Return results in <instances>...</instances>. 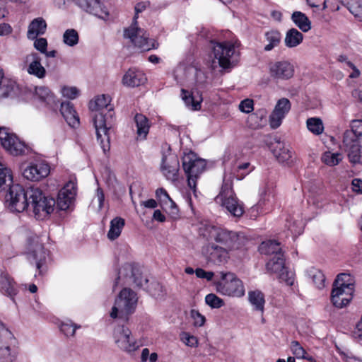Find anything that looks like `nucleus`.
<instances>
[{
    "label": "nucleus",
    "mask_w": 362,
    "mask_h": 362,
    "mask_svg": "<svg viewBox=\"0 0 362 362\" xmlns=\"http://www.w3.org/2000/svg\"><path fill=\"white\" fill-rule=\"evenodd\" d=\"M111 98L109 95H101L98 96L94 102H90L89 108L95 113L93 122L95 129L97 141L99 142L104 153L110 149L109 132L112 127V107L110 103Z\"/></svg>",
    "instance_id": "nucleus-1"
},
{
    "label": "nucleus",
    "mask_w": 362,
    "mask_h": 362,
    "mask_svg": "<svg viewBox=\"0 0 362 362\" xmlns=\"http://www.w3.org/2000/svg\"><path fill=\"white\" fill-rule=\"evenodd\" d=\"M148 280L144 278L139 267L134 264L126 263L118 271V276L115 280L113 287L117 284L135 285L137 287L146 290L152 296L156 298L164 296L162 285L158 282H153L148 285Z\"/></svg>",
    "instance_id": "nucleus-2"
},
{
    "label": "nucleus",
    "mask_w": 362,
    "mask_h": 362,
    "mask_svg": "<svg viewBox=\"0 0 362 362\" xmlns=\"http://www.w3.org/2000/svg\"><path fill=\"white\" fill-rule=\"evenodd\" d=\"M199 233L203 237L211 238L223 248L228 249V252L241 250L247 242V238L243 232L209 224L200 227Z\"/></svg>",
    "instance_id": "nucleus-3"
},
{
    "label": "nucleus",
    "mask_w": 362,
    "mask_h": 362,
    "mask_svg": "<svg viewBox=\"0 0 362 362\" xmlns=\"http://www.w3.org/2000/svg\"><path fill=\"white\" fill-rule=\"evenodd\" d=\"M361 143L362 119H353L351 122V129L344 132L342 141L349 160L353 164L361 163Z\"/></svg>",
    "instance_id": "nucleus-4"
},
{
    "label": "nucleus",
    "mask_w": 362,
    "mask_h": 362,
    "mask_svg": "<svg viewBox=\"0 0 362 362\" xmlns=\"http://www.w3.org/2000/svg\"><path fill=\"white\" fill-rule=\"evenodd\" d=\"M215 201L235 217H240L244 213L243 204L238 199L233 189L230 177L227 178L224 176L221 191L216 197Z\"/></svg>",
    "instance_id": "nucleus-5"
},
{
    "label": "nucleus",
    "mask_w": 362,
    "mask_h": 362,
    "mask_svg": "<svg viewBox=\"0 0 362 362\" xmlns=\"http://www.w3.org/2000/svg\"><path fill=\"white\" fill-rule=\"evenodd\" d=\"M136 293L132 289L124 288L115 299L110 313L112 318H119L127 322L135 310L137 303Z\"/></svg>",
    "instance_id": "nucleus-6"
},
{
    "label": "nucleus",
    "mask_w": 362,
    "mask_h": 362,
    "mask_svg": "<svg viewBox=\"0 0 362 362\" xmlns=\"http://www.w3.org/2000/svg\"><path fill=\"white\" fill-rule=\"evenodd\" d=\"M28 199H30V207L37 219H44L53 212L56 200L46 196L40 188L29 187Z\"/></svg>",
    "instance_id": "nucleus-7"
},
{
    "label": "nucleus",
    "mask_w": 362,
    "mask_h": 362,
    "mask_svg": "<svg viewBox=\"0 0 362 362\" xmlns=\"http://www.w3.org/2000/svg\"><path fill=\"white\" fill-rule=\"evenodd\" d=\"M218 279L214 281L218 293L228 296L240 298L245 295V289L243 281L233 272H220Z\"/></svg>",
    "instance_id": "nucleus-8"
},
{
    "label": "nucleus",
    "mask_w": 362,
    "mask_h": 362,
    "mask_svg": "<svg viewBox=\"0 0 362 362\" xmlns=\"http://www.w3.org/2000/svg\"><path fill=\"white\" fill-rule=\"evenodd\" d=\"M182 165L187 177L188 187L196 193L197 180L206 168L204 159L198 158L192 151L185 153L182 158Z\"/></svg>",
    "instance_id": "nucleus-9"
},
{
    "label": "nucleus",
    "mask_w": 362,
    "mask_h": 362,
    "mask_svg": "<svg viewBox=\"0 0 362 362\" xmlns=\"http://www.w3.org/2000/svg\"><path fill=\"white\" fill-rule=\"evenodd\" d=\"M8 190L5 196L7 208L12 212L21 213L30 207L28 188L25 189L18 184L8 186Z\"/></svg>",
    "instance_id": "nucleus-10"
},
{
    "label": "nucleus",
    "mask_w": 362,
    "mask_h": 362,
    "mask_svg": "<svg viewBox=\"0 0 362 362\" xmlns=\"http://www.w3.org/2000/svg\"><path fill=\"white\" fill-rule=\"evenodd\" d=\"M12 332L0 321V362H16L18 355Z\"/></svg>",
    "instance_id": "nucleus-11"
},
{
    "label": "nucleus",
    "mask_w": 362,
    "mask_h": 362,
    "mask_svg": "<svg viewBox=\"0 0 362 362\" xmlns=\"http://www.w3.org/2000/svg\"><path fill=\"white\" fill-rule=\"evenodd\" d=\"M124 37L129 39L136 47L143 52L158 47V43L154 40L149 39L148 34L144 29L139 28L136 23H133L130 27L124 30Z\"/></svg>",
    "instance_id": "nucleus-12"
},
{
    "label": "nucleus",
    "mask_w": 362,
    "mask_h": 362,
    "mask_svg": "<svg viewBox=\"0 0 362 362\" xmlns=\"http://www.w3.org/2000/svg\"><path fill=\"white\" fill-rule=\"evenodd\" d=\"M213 45V53L215 59L218 61L219 66L223 69L229 68L237 61L238 54L235 49L234 45L230 42H214Z\"/></svg>",
    "instance_id": "nucleus-13"
},
{
    "label": "nucleus",
    "mask_w": 362,
    "mask_h": 362,
    "mask_svg": "<svg viewBox=\"0 0 362 362\" xmlns=\"http://www.w3.org/2000/svg\"><path fill=\"white\" fill-rule=\"evenodd\" d=\"M47 255V252L37 235H32L28 238V259L30 263L35 264L39 274L42 272V268L46 261Z\"/></svg>",
    "instance_id": "nucleus-14"
},
{
    "label": "nucleus",
    "mask_w": 362,
    "mask_h": 362,
    "mask_svg": "<svg viewBox=\"0 0 362 362\" xmlns=\"http://www.w3.org/2000/svg\"><path fill=\"white\" fill-rule=\"evenodd\" d=\"M113 339L117 347L127 353L133 352L139 347L131 330L124 325L117 326L114 329Z\"/></svg>",
    "instance_id": "nucleus-15"
},
{
    "label": "nucleus",
    "mask_w": 362,
    "mask_h": 362,
    "mask_svg": "<svg viewBox=\"0 0 362 362\" xmlns=\"http://www.w3.org/2000/svg\"><path fill=\"white\" fill-rule=\"evenodd\" d=\"M0 141L4 148L13 156H21L28 150L25 144L5 128H0Z\"/></svg>",
    "instance_id": "nucleus-16"
},
{
    "label": "nucleus",
    "mask_w": 362,
    "mask_h": 362,
    "mask_svg": "<svg viewBox=\"0 0 362 362\" xmlns=\"http://www.w3.org/2000/svg\"><path fill=\"white\" fill-rule=\"evenodd\" d=\"M291 107V104L288 98H282L277 101L269 116V124L272 129H276L281 124L282 120L288 113Z\"/></svg>",
    "instance_id": "nucleus-17"
},
{
    "label": "nucleus",
    "mask_w": 362,
    "mask_h": 362,
    "mask_svg": "<svg viewBox=\"0 0 362 362\" xmlns=\"http://www.w3.org/2000/svg\"><path fill=\"white\" fill-rule=\"evenodd\" d=\"M269 73L274 79L288 80L294 74V66L288 61H277L270 64Z\"/></svg>",
    "instance_id": "nucleus-18"
},
{
    "label": "nucleus",
    "mask_w": 362,
    "mask_h": 362,
    "mask_svg": "<svg viewBox=\"0 0 362 362\" xmlns=\"http://www.w3.org/2000/svg\"><path fill=\"white\" fill-rule=\"evenodd\" d=\"M50 172L49 165L45 162L39 161L30 163L23 172V177L31 181H38L46 177Z\"/></svg>",
    "instance_id": "nucleus-19"
},
{
    "label": "nucleus",
    "mask_w": 362,
    "mask_h": 362,
    "mask_svg": "<svg viewBox=\"0 0 362 362\" xmlns=\"http://www.w3.org/2000/svg\"><path fill=\"white\" fill-rule=\"evenodd\" d=\"M76 194V185L74 182L69 181L59 192L55 205L60 210L68 209L74 200Z\"/></svg>",
    "instance_id": "nucleus-20"
},
{
    "label": "nucleus",
    "mask_w": 362,
    "mask_h": 362,
    "mask_svg": "<svg viewBox=\"0 0 362 362\" xmlns=\"http://www.w3.org/2000/svg\"><path fill=\"white\" fill-rule=\"evenodd\" d=\"M179 168V160L176 156L170 155L163 157L161 171L168 180L175 182L178 180Z\"/></svg>",
    "instance_id": "nucleus-21"
},
{
    "label": "nucleus",
    "mask_w": 362,
    "mask_h": 362,
    "mask_svg": "<svg viewBox=\"0 0 362 362\" xmlns=\"http://www.w3.org/2000/svg\"><path fill=\"white\" fill-rule=\"evenodd\" d=\"M205 254L208 260L215 264H223L229 258L228 249L213 243L206 246Z\"/></svg>",
    "instance_id": "nucleus-22"
},
{
    "label": "nucleus",
    "mask_w": 362,
    "mask_h": 362,
    "mask_svg": "<svg viewBox=\"0 0 362 362\" xmlns=\"http://www.w3.org/2000/svg\"><path fill=\"white\" fill-rule=\"evenodd\" d=\"M76 4L82 9L98 18L105 19L109 15L100 0H77Z\"/></svg>",
    "instance_id": "nucleus-23"
},
{
    "label": "nucleus",
    "mask_w": 362,
    "mask_h": 362,
    "mask_svg": "<svg viewBox=\"0 0 362 362\" xmlns=\"http://www.w3.org/2000/svg\"><path fill=\"white\" fill-rule=\"evenodd\" d=\"M25 62L29 64L27 72L35 77L42 79L46 76V69L41 64V57L36 52H32L25 57Z\"/></svg>",
    "instance_id": "nucleus-24"
},
{
    "label": "nucleus",
    "mask_w": 362,
    "mask_h": 362,
    "mask_svg": "<svg viewBox=\"0 0 362 362\" xmlns=\"http://www.w3.org/2000/svg\"><path fill=\"white\" fill-rule=\"evenodd\" d=\"M354 291H351L350 288L347 290L332 288L331 293V300L333 305L338 308H342L349 304L353 298V293Z\"/></svg>",
    "instance_id": "nucleus-25"
},
{
    "label": "nucleus",
    "mask_w": 362,
    "mask_h": 362,
    "mask_svg": "<svg viewBox=\"0 0 362 362\" xmlns=\"http://www.w3.org/2000/svg\"><path fill=\"white\" fill-rule=\"evenodd\" d=\"M147 81L146 74L141 70L129 69L123 76L122 84L127 87H137L144 84Z\"/></svg>",
    "instance_id": "nucleus-26"
},
{
    "label": "nucleus",
    "mask_w": 362,
    "mask_h": 362,
    "mask_svg": "<svg viewBox=\"0 0 362 362\" xmlns=\"http://www.w3.org/2000/svg\"><path fill=\"white\" fill-rule=\"evenodd\" d=\"M3 69L0 68V100L15 96L18 91L16 82L9 78L4 77Z\"/></svg>",
    "instance_id": "nucleus-27"
},
{
    "label": "nucleus",
    "mask_w": 362,
    "mask_h": 362,
    "mask_svg": "<svg viewBox=\"0 0 362 362\" xmlns=\"http://www.w3.org/2000/svg\"><path fill=\"white\" fill-rule=\"evenodd\" d=\"M0 291L16 303L14 297L18 293L16 283L4 270L0 274Z\"/></svg>",
    "instance_id": "nucleus-28"
},
{
    "label": "nucleus",
    "mask_w": 362,
    "mask_h": 362,
    "mask_svg": "<svg viewBox=\"0 0 362 362\" xmlns=\"http://www.w3.org/2000/svg\"><path fill=\"white\" fill-rule=\"evenodd\" d=\"M60 112L68 124L76 127L79 124V117L70 102H64L60 105Z\"/></svg>",
    "instance_id": "nucleus-29"
},
{
    "label": "nucleus",
    "mask_w": 362,
    "mask_h": 362,
    "mask_svg": "<svg viewBox=\"0 0 362 362\" xmlns=\"http://www.w3.org/2000/svg\"><path fill=\"white\" fill-rule=\"evenodd\" d=\"M35 93L38 98L49 109L56 111L58 108L59 101L47 87L41 86L35 88Z\"/></svg>",
    "instance_id": "nucleus-30"
},
{
    "label": "nucleus",
    "mask_w": 362,
    "mask_h": 362,
    "mask_svg": "<svg viewBox=\"0 0 362 362\" xmlns=\"http://www.w3.org/2000/svg\"><path fill=\"white\" fill-rule=\"evenodd\" d=\"M47 28L46 21L42 18L33 20L28 25L27 37L30 40L35 39L38 35H43Z\"/></svg>",
    "instance_id": "nucleus-31"
},
{
    "label": "nucleus",
    "mask_w": 362,
    "mask_h": 362,
    "mask_svg": "<svg viewBox=\"0 0 362 362\" xmlns=\"http://www.w3.org/2000/svg\"><path fill=\"white\" fill-rule=\"evenodd\" d=\"M181 97L185 105L192 110H198L201 108L202 97L199 92H197L195 94L194 92L191 93L185 89H182Z\"/></svg>",
    "instance_id": "nucleus-32"
},
{
    "label": "nucleus",
    "mask_w": 362,
    "mask_h": 362,
    "mask_svg": "<svg viewBox=\"0 0 362 362\" xmlns=\"http://www.w3.org/2000/svg\"><path fill=\"white\" fill-rule=\"evenodd\" d=\"M291 19L295 25L303 33H307L312 28L311 21L301 11H293Z\"/></svg>",
    "instance_id": "nucleus-33"
},
{
    "label": "nucleus",
    "mask_w": 362,
    "mask_h": 362,
    "mask_svg": "<svg viewBox=\"0 0 362 362\" xmlns=\"http://www.w3.org/2000/svg\"><path fill=\"white\" fill-rule=\"evenodd\" d=\"M248 300L257 312L262 314L264 310L265 299L264 293L259 290L250 291L248 292Z\"/></svg>",
    "instance_id": "nucleus-34"
},
{
    "label": "nucleus",
    "mask_w": 362,
    "mask_h": 362,
    "mask_svg": "<svg viewBox=\"0 0 362 362\" xmlns=\"http://www.w3.org/2000/svg\"><path fill=\"white\" fill-rule=\"evenodd\" d=\"M303 35L296 28H291L286 33L284 38L285 46L288 48H294L300 45L303 40Z\"/></svg>",
    "instance_id": "nucleus-35"
},
{
    "label": "nucleus",
    "mask_w": 362,
    "mask_h": 362,
    "mask_svg": "<svg viewBox=\"0 0 362 362\" xmlns=\"http://www.w3.org/2000/svg\"><path fill=\"white\" fill-rule=\"evenodd\" d=\"M260 199L257 203L259 208L263 209L267 204L271 203L274 198V189L272 183H265L259 189Z\"/></svg>",
    "instance_id": "nucleus-36"
},
{
    "label": "nucleus",
    "mask_w": 362,
    "mask_h": 362,
    "mask_svg": "<svg viewBox=\"0 0 362 362\" xmlns=\"http://www.w3.org/2000/svg\"><path fill=\"white\" fill-rule=\"evenodd\" d=\"M259 251L261 254L266 255H274V257L283 254L280 243L274 240L263 241L259 247Z\"/></svg>",
    "instance_id": "nucleus-37"
},
{
    "label": "nucleus",
    "mask_w": 362,
    "mask_h": 362,
    "mask_svg": "<svg viewBox=\"0 0 362 362\" xmlns=\"http://www.w3.org/2000/svg\"><path fill=\"white\" fill-rule=\"evenodd\" d=\"M134 122L136 126V134L141 139H145L150 128L148 119L142 114H136L134 116Z\"/></svg>",
    "instance_id": "nucleus-38"
},
{
    "label": "nucleus",
    "mask_w": 362,
    "mask_h": 362,
    "mask_svg": "<svg viewBox=\"0 0 362 362\" xmlns=\"http://www.w3.org/2000/svg\"><path fill=\"white\" fill-rule=\"evenodd\" d=\"M265 40L267 44L264 50L269 52L278 47L281 41V34L278 30H270L264 33Z\"/></svg>",
    "instance_id": "nucleus-39"
},
{
    "label": "nucleus",
    "mask_w": 362,
    "mask_h": 362,
    "mask_svg": "<svg viewBox=\"0 0 362 362\" xmlns=\"http://www.w3.org/2000/svg\"><path fill=\"white\" fill-rule=\"evenodd\" d=\"M273 153L280 163L288 164L291 161L292 152L284 143L278 141Z\"/></svg>",
    "instance_id": "nucleus-40"
},
{
    "label": "nucleus",
    "mask_w": 362,
    "mask_h": 362,
    "mask_svg": "<svg viewBox=\"0 0 362 362\" xmlns=\"http://www.w3.org/2000/svg\"><path fill=\"white\" fill-rule=\"evenodd\" d=\"M333 288H339L346 290L350 288L351 291H354V279L349 274H339L333 283Z\"/></svg>",
    "instance_id": "nucleus-41"
},
{
    "label": "nucleus",
    "mask_w": 362,
    "mask_h": 362,
    "mask_svg": "<svg viewBox=\"0 0 362 362\" xmlns=\"http://www.w3.org/2000/svg\"><path fill=\"white\" fill-rule=\"evenodd\" d=\"M124 219L121 217H115L110 221V230L107 233V238L114 240L121 234L122 230L124 226Z\"/></svg>",
    "instance_id": "nucleus-42"
},
{
    "label": "nucleus",
    "mask_w": 362,
    "mask_h": 362,
    "mask_svg": "<svg viewBox=\"0 0 362 362\" xmlns=\"http://www.w3.org/2000/svg\"><path fill=\"white\" fill-rule=\"evenodd\" d=\"M267 269L272 273L279 274L284 271L285 267V259L284 254H279L276 257H273L267 263Z\"/></svg>",
    "instance_id": "nucleus-43"
},
{
    "label": "nucleus",
    "mask_w": 362,
    "mask_h": 362,
    "mask_svg": "<svg viewBox=\"0 0 362 362\" xmlns=\"http://www.w3.org/2000/svg\"><path fill=\"white\" fill-rule=\"evenodd\" d=\"M13 183L11 171L0 163V191L6 189Z\"/></svg>",
    "instance_id": "nucleus-44"
},
{
    "label": "nucleus",
    "mask_w": 362,
    "mask_h": 362,
    "mask_svg": "<svg viewBox=\"0 0 362 362\" xmlns=\"http://www.w3.org/2000/svg\"><path fill=\"white\" fill-rule=\"evenodd\" d=\"M308 275L317 288L321 289L325 287V276L320 270L311 268L308 271Z\"/></svg>",
    "instance_id": "nucleus-45"
},
{
    "label": "nucleus",
    "mask_w": 362,
    "mask_h": 362,
    "mask_svg": "<svg viewBox=\"0 0 362 362\" xmlns=\"http://www.w3.org/2000/svg\"><path fill=\"white\" fill-rule=\"evenodd\" d=\"M79 36L78 32L73 28L67 29L63 35V42L69 47H74L78 43Z\"/></svg>",
    "instance_id": "nucleus-46"
},
{
    "label": "nucleus",
    "mask_w": 362,
    "mask_h": 362,
    "mask_svg": "<svg viewBox=\"0 0 362 362\" xmlns=\"http://www.w3.org/2000/svg\"><path fill=\"white\" fill-rule=\"evenodd\" d=\"M306 124L308 130L316 135L322 134L324 130L322 122L320 118H309L307 119Z\"/></svg>",
    "instance_id": "nucleus-47"
},
{
    "label": "nucleus",
    "mask_w": 362,
    "mask_h": 362,
    "mask_svg": "<svg viewBox=\"0 0 362 362\" xmlns=\"http://www.w3.org/2000/svg\"><path fill=\"white\" fill-rule=\"evenodd\" d=\"M81 326L74 323L71 320L63 322L61 324V331L67 337H72L74 335L76 329L80 328Z\"/></svg>",
    "instance_id": "nucleus-48"
},
{
    "label": "nucleus",
    "mask_w": 362,
    "mask_h": 362,
    "mask_svg": "<svg viewBox=\"0 0 362 362\" xmlns=\"http://www.w3.org/2000/svg\"><path fill=\"white\" fill-rule=\"evenodd\" d=\"M322 159L325 164L329 166H334L341 160V156L337 153L326 152L323 154Z\"/></svg>",
    "instance_id": "nucleus-49"
},
{
    "label": "nucleus",
    "mask_w": 362,
    "mask_h": 362,
    "mask_svg": "<svg viewBox=\"0 0 362 362\" xmlns=\"http://www.w3.org/2000/svg\"><path fill=\"white\" fill-rule=\"evenodd\" d=\"M205 302L211 308H220L224 305L223 300L214 293L206 295Z\"/></svg>",
    "instance_id": "nucleus-50"
},
{
    "label": "nucleus",
    "mask_w": 362,
    "mask_h": 362,
    "mask_svg": "<svg viewBox=\"0 0 362 362\" xmlns=\"http://www.w3.org/2000/svg\"><path fill=\"white\" fill-rule=\"evenodd\" d=\"M290 349L292 354L298 359H303L307 354L305 349L300 344L298 341H292L290 344Z\"/></svg>",
    "instance_id": "nucleus-51"
},
{
    "label": "nucleus",
    "mask_w": 362,
    "mask_h": 362,
    "mask_svg": "<svg viewBox=\"0 0 362 362\" xmlns=\"http://www.w3.org/2000/svg\"><path fill=\"white\" fill-rule=\"evenodd\" d=\"M349 10L356 17L362 18V0H349Z\"/></svg>",
    "instance_id": "nucleus-52"
},
{
    "label": "nucleus",
    "mask_w": 362,
    "mask_h": 362,
    "mask_svg": "<svg viewBox=\"0 0 362 362\" xmlns=\"http://www.w3.org/2000/svg\"><path fill=\"white\" fill-rule=\"evenodd\" d=\"M279 274V278L281 281H284L288 286H293L295 281L294 273L288 271L286 267L284 271L281 272Z\"/></svg>",
    "instance_id": "nucleus-53"
},
{
    "label": "nucleus",
    "mask_w": 362,
    "mask_h": 362,
    "mask_svg": "<svg viewBox=\"0 0 362 362\" xmlns=\"http://www.w3.org/2000/svg\"><path fill=\"white\" fill-rule=\"evenodd\" d=\"M250 166V163L248 162L238 165L235 171L234 172V176L238 180H243L247 175H248L253 170V168H252L247 172H244V170H247Z\"/></svg>",
    "instance_id": "nucleus-54"
},
{
    "label": "nucleus",
    "mask_w": 362,
    "mask_h": 362,
    "mask_svg": "<svg viewBox=\"0 0 362 362\" xmlns=\"http://www.w3.org/2000/svg\"><path fill=\"white\" fill-rule=\"evenodd\" d=\"M190 316L195 327H202L206 322L205 317L197 310L192 309L190 312Z\"/></svg>",
    "instance_id": "nucleus-55"
},
{
    "label": "nucleus",
    "mask_w": 362,
    "mask_h": 362,
    "mask_svg": "<svg viewBox=\"0 0 362 362\" xmlns=\"http://www.w3.org/2000/svg\"><path fill=\"white\" fill-rule=\"evenodd\" d=\"M288 229L295 237H297L303 231V223L300 221H294L288 226Z\"/></svg>",
    "instance_id": "nucleus-56"
},
{
    "label": "nucleus",
    "mask_w": 362,
    "mask_h": 362,
    "mask_svg": "<svg viewBox=\"0 0 362 362\" xmlns=\"http://www.w3.org/2000/svg\"><path fill=\"white\" fill-rule=\"evenodd\" d=\"M156 196L157 199L160 202V205L162 206L163 204H171V198L170 197L169 194L166 192L165 189L163 188H158L156 191Z\"/></svg>",
    "instance_id": "nucleus-57"
},
{
    "label": "nucleus",
    "mask_w": 362,
    "mask_h": 362,
    "mask_svg": "<svg viewBox=\"0 0 362 362\" xmlns=\"http://www.w3.org/2000/svg\"><path fill=\"white\" fill-rule=\"evenodd\" d=\"M181 340L185 343L186 345L194 347L197 346L198 344V340L197 337L194 336L190 335L187 332H183L181 335Z\"/></svg>",
    "instance_id": "nucleus-58"
},
{
    "label": "nucleus",
    "mask_w": 362,
    "mask_h": 362,
    "mask_svg": "<svg viewBox=\"0 0 362 362\" xmlns=\"http://www.w3.org/2000/svg\"><path fill=\"white\" fill-rule=\"evenodd\" d=\"M239 110L245 113H250L254 110L253 100L251 99H245L239 104Z\"/></svg>",
    "instance_id": "nucleus-59"
},
{
    "label": "nucleus",
    "mask_w": 362,
    "mask_h": 362,
    "mask_svg": "<svg viewBox=\"0 0 362 362\" xmlns=\"http://www.w3.org/2000/svg\"><path fill=\"white\" fill-rule=\"evenodd\" d=\"M63 96L69 98H76L79 93L78 90L76 87H64L62 90Z\"/></svg>",
    "instance_id": "nucleus-60"
},
{
    "label": "nucleus",
    "mask_w": 362,
    "mask_h": 362,
    "mask_svg": "<svg viewBox=\"0 0 362 362\" xmlns=\"http://www.w3.org/2000/svg\"><path fill=\"white\" fill-rule=\"evenodd\" d=\"M34 40V47L41 53L46 52L47 47V40L43 37L37 38V37Z\"/></svg>",
    "instance_id": "nucleus-61"
},
{
    "label": "nucleus",
    "mask_w": 362,
    "mask_h": 362,
    "mask_svg": "<svg viewBox=\"0 0 362 362\" xmlns=\"http://www.w3.org/2000/svg\"><path fill=\"white\" fill-rule=\"evenodd\" d=\"M195 274L197 277L200 279H206L207 281L212 280L214 273L213 272H206L202 268H197L195 269Z\"/></svg>",
    "instance_id": "nucleus-62"
},
{
    "label": "nucleus",
    "mask_w": 362,
    "mask_h": 362,
    "mask_svg": "<svg viewBox=\"0 0 362 362\" xmlns=\"http://www.w3.org/2000/svg\"><path fill=\"white\" fill-rule=\"evenodd\" d=\"M171 204H163L162 207L165 210H169V214L173 218H176L178 216V209L175 204V203L171 199Z\"/></svg>",
    "instance_id": "nucleus-63"
},
{
    "label": "nucleus",
    "mask_w": 362,
    "mask_h": 362,
    "mask_svg": "<svg viewBox=\"0 0 362 362\" xmlns=\"http://www.w3.org/2000/svg\"><path fill=\"white\" fill-rule=\"evenodd\" d=\"M340 0H324V6L322 10L329 8L332 10H338L339 8V2Z\"/></svg>",
    "instance_id": "nucleus-64"
}]
</instances>
